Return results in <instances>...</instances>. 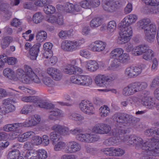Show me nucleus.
<instances>
[{"label": "nucleus", "instance_id": "1", "mask_svg": "<svg viewBox=\"0 0 159 159\" xmlns=\"http://www.w3.org/2000/svg\"><path fill=\"white\" fill-rule=\"evenodd\" d=\"M123 140L127 141L128 145L135 146L137 149L142 148L143 150L150 149L153 146H159V140L154 138L143 142V139L140 137L131 135L124 137Z\"/></svg>", "mask_w": 159, "mask_h": 159}, {"label": "nucleus", "instance_id": "2", "mask_svg": "<svg viewBox=\"0 0 159 159\" xmlns=\"http://www.w3.org/2000/svg\"><path fill=\"white\" fill-rule=\"evenodd\" d=\"M113 120L117 123L118 127L123 129V126H125V124L128 123H131L132 125L136 127L140 120L139 118L122 113L115 114L113 116Z\"/></svg>", "mask_w": 159, "mask_h": 159}, {"label": "nucleus", "instance_id": "3", "mask_svg": "<svg viewBox=\"0 0 159 159\" xmlns=\"http://www.w3.org/2000/svg\"><path fill=\"white\" fill-rule=\"evenodd\" d=\"M127 131L122 129H120L118 126L112 131L111 134L114 137L105 140L103 142L104 144L107 146L117 145L119 139L123 140L124 135L126 134Z\"/></svg>", "mask_w": 159, "mask_h": 159}, {"label": "nucleus", "instance_id": "4", "mask_svg": "<svg viewBox=\"0 0 159 159\" xmlns=\"http://www.w3.org/2000/svg\"><path fill=\"white\" fill-rule=\"evenodd\" d=\"M120 36L117 39V42L120 44H123L129 40L130 37L132 34V29L129 26V25H127L125 23L121 22L120 24Z\"/></svg>", "mask_w": 159, "mask_h": 159}, {"label": "nucleus", "instance_id": "5", "mask_svg": "<svg viewBox=\"0 0 159 159\" xmlns=\"http://www.w3.org/2000/svg\"><path fill=\"white\" fill-rule=\"evenodd\" d=\"M134 52H133L135 56H143V58L144 59L150 61L154 57V52L151 49L148 45L147 44H142L136 46L134 49Z\"/></svg>", "mask_w": 159, "mask_h": 159}, {"label": "nucleus", "instance_id": "6", "mask_svg": "<svg viewBox=\"0 0 159 159\" xmlns=\"http://www.w3.org/2000/svg\"><path fill=\"white\" fill-rule=\"evenodd\" d=\"M38 106L41 108L51 110L49 111L48 117V119L51 120H55L63 116V111L58 108H53L54 106L52 103L41 101L39 102Z\"/></svg>", "mask_w": 159, "mask_h": 159}, {"label": "nucleus", "instance_id": "7", "mask_svg": "<svg viewBox=\"0 0 159 159\" xmlns=\"http://www.w3.org/2000/svg\"><path fill=\"white\" fill-rule=\"evenodd\" d=\"M101 151L109 156H121L125 152V150L119 148H114L113 147L103 148L101 150Z\"/></svg>", "mask_w": 159, "mask_h": 159}, {"label": "nucleus", "instance_id": "8", "mask_svg": "<svg viewBox=\"0 0 159 159\" xmlns=\"http://www.w3.org/2000/svg\"><path fill=\"white\" fill-rule=\"evenodd\" d=\"M12 100L8 98L3 101V104L4 106L0 108V114L3 115L11 112L15 110V106L11 104Z\"/></svg>", "mask_w": 159, "mask_h": 159}, {"label": "nucleus", "instance_id": "9", "mask_svg": "<svg viewBox=\"0 0 159 159\" xmlns=\"http://www.w3.org/2000/svg\"><path fill=\"white\" fill-rule=\"evenodd\" d=\"M133 94L145 89L148 87V84L145 82L136 81L129 84Z\"/></svg>", "mask_w": 159, "mask_h": 159}, {"label": "nucleus", "instance_id": "10", "mask_svg": "<svg viewBox=\"0 0 159 159\" xmlns=\"http://www.w3.org/2000/svg\"><path fill=\"white\" fill-rule=\"evenodd\" d=\"M79 106L81 111L86 114H93V113L94 108L88 101H82L80 103Z\"/></svg>", "mask_w": 159, "mask_h": 159}, {"label": "nucleus", "instance_id": "11", "mask_svg": "<svg viewBox=\"0 0 159 159\" xmlns=\"http://www.w3.org/2000/svg\"><path fill=\"white\" fill-rule=\"evenodd\" d=\"M120 2L119 1L115 2L104 1L103 5V9L109 12H113L115 11L118 7Z\"/></svg>", "mask_w": 159, "mask_h": 159}, {"label": "nucleus", "instance_id": "12", "mask_svg": "<svg viewBox=\"0 0 159 159\" xmlns=\"http://www.w3.org/2000/svg\"><path fill=\"white\" fill-rule=\"evenodd\" d=\"M48 73L55 80L59 81L62 77V74L61 71L57 68L50 67L47 70Z\"/></svg>", "mask_w": 159, "mask_h": 159}, {"label": "nucleus", "instance_id": "13", "mask_svg": "<svg viewBox=\"0 0 159 159\" xmlns=\"http://www.w3.org/2000/svg\"><path fill=\"white\" fill-rule=\"evenodd\" d=\"M81 148L80 144L74 141H70L69 144L65 150L66 153H71L79 151Z\"/></svg>", "mask_w": 159, "mask_h": 159}, {"label": "nucleus", "instance_id": "14", "mask_svg": "<svg viewBox=\"0 0 159 159\" xmlns=\"http://www.w3.org/2000/svg\"><path fill=\"white\" fill-rule=\"evenodd\" d=\"M41 44L39 43H37L34 44L30 49L29 53L30 55V58L33 60H35L39 52V48Z\"/></svg>", "mask_w": 159, "mask_h": 159}, {"label": "nucleus", "instance_id": "15", "mask_svg": "<svg viewBox=\"0 0 159 159\" xmlns=\"http://www.w3.org/2000/svg\"><path fill=\"white\" fill-rule=\"evenodd\" d=\"M106 43L101 41H97L94 42L91 49L94 52H100L103 51L106 47Z\"/></svg>", "mask_w": 159, "mask_h": 159}, {"label": "nucleus", "instance_id": "16", "mask_svg": "<svg viewBox=\"0 0 159 159\" xmlns=\"http://www.w3.org/2000/svg\"><path fill=\"white\" fill-rule=\"evenodd\" d=\"M51 129L62 135H65L69 134L68 128L60 125L56 124L53 125Z\"/></svg>", "mask_w": 159, "mask_h": 159}, {"label": "nucleus", "instance_id": "17", "mask_svg": "<svg viewBox=\"0 0 159 159\" xmlns=\"http://www.w3.org/2000/svg\"><path fill=\"white\" fill-rule=\"evenodd\" d=\"M143 106L149 109H152L155 106V103L152 99L148 97L143 98L141 101Z\"/></svg>", "mask_w": 159, "mask_h": 159}, {"label": "nucleus", "instance_id": "18", "mask_svg": "<svg viewBox=\"0 0 159 159\" xmlns=\"http://www.w3.org/2000/svg\"><path fill=\"white\" fill-rule=\"evenodd\" d=\"M86 67L91 71H94L98 68V65L95 61L90 60L85 62Z\"/></svg>", "mask_w": 159, "mask_h": 159}, {"label": "nucleus", "instance_id": "19", "mask_svg": "<svg viewBox=\"0 0 159 159\" xmlns=\"http://www.w3.org/2000/svg\"><path fill=\"white\" fill-rule=\"evenodd\" d=\"M3 74L5 77L11 80H17V78L15 77L14 71L10 68H7L4 69L3 70Z\"/></svg>", "mask_w": 159, "mask_h": 159}, {"label": "nucleus", "instance_id": "20", "mask_svg": "<svg viewBox=\"0 0 159 159\" xmlns=\"http://www.w3.org/2000/svg\"><path fill=\"white\" fill-rule=\"evenodd\" d=\"M9 5L8 4L4 3L3 4L0 8L2 12L4 13V16L7 20H8L10 18L12 15L11 12L9 10Z\"/></svg>", "mask_w": 159, "mask_h": 159}, {"label": "nucleus", "instance_id": "21", "mask_svg": "<svg viewBox=\"0 0 159 159\" xmlns=\"http://www.w3.org/2000/svg\"><path fill=\"white\" fill-rule=\"evenodd\" d=\"M20 124L19 123L7 124L4 126L3 130L5 132H10L17 129L20 127Z\"/></svg>", "mask_w": 159, "mask_h": 159}, {"label": "nucleus", "instance_id": "22", "mask_svg": "<svg viewBox=\"0 0 159 159\" xmlns=\"http://www.w3.org/2000/svg\"><path fill=\"white\" fill-rule=\"evenodd\" d=\"M68 118L72 120L80 121L84 119L81 115L74 112H70L68 115Z\"/></svg>", "mask_w": 159, "mask_h": 159}, {"label": "nucleus", "instance_id": "23", "mask_svg": "<svg viewBox=\"0 0 159 159\" xmlns=\"http://www.w3.org/2000/svg\"><path fill=\"white\" fill-rule=\"evenodd\" d=\"M137 16L135 15L130 14L126 16L121 22L125 23L127 25H129L134 22L137 20Z\"/></svg>", "mask_w": 159, "mask_h": 159}, {"label": "nucleus", "instance_id": "24", "mask_svg": "<svg viewBox=\"0 0 159 159\" xmlns=\"http://www.w3.org/2000/svg\"><path fill=\"white\" fill-rule=\"evenodd\" d=\"M20 152L17 150H13L9 152L7 155V159H24L21 157H19Z\"/></svg>", "mask_w": 159, "mask_h": 159}, {"label": "nucleus", "instance_id": "25", "mask_svg": "<svg viewBox=\"0 0 159 159\" xmlns=\"http://www.w3.org/2000/svg\"><path fill=\"white\" fill-rule=\"evenodd\" d=\"M151 23V20L149 18H144L140 20L138 23V25L140 29L144 30Z\"/></svg>", "mask_w": 159, "mask_h": 159}, {"label": "nucleus", "instance_id": "26", "mask_svg": "<svg viewBox=\"0 0 159 159\" xmlns=\"http://www.w3.org/2000/svg\"><path fill=\"white\" fill-rule=\"evenodd\" d=\"M105 75H98L95 78V81L96 84L98 86L104 87L105 86L104 84L105 82Z\"/></svg>", "mask_w": 159, "mask_h": 159}, {"label": "nucleus", "instance_id": "27", "mask_svg": "<svg viewBox=\"0 0 159 159\" xmlns=\"http://www.w3.org/2000/svg\"><path fill=\"white\" fill-rule=\"evenodd\" d=\"M157 31V27L156 25L154 23L150 24L144 30L145 34H156Z\"/></svg>", "mask_w": 159, "mask_h": 159}, {"label": "nucleus", "instance_id": "28", "mask_svg": "<svg viewBox=\"0 0 159 159\" xmlns=\"http://www.w3.org/2000/svg\"><path fill=\"white\" fill-rule=\"evenodd\" d=\"M123 52L124 50L121 48H116L111 52L110 57L112 58H119Z\"/></svg>", "mask_w": 159, "mask_h": 159}, {"label": "nucleus", "instance_id": "29", "mask_svg": "<svg viewBox=\"0 0 159 159\" xmlns=\"http://www.w3.org/2000/svg\"><path fill=\"white\" fill-rule=\"evenodd\" d=\"M13 41V38L11 36H6L2 39L1 43V47L3 49H5L8 46L10 43Z\"/></svg>", "mask_w": 159, "mask_h": 159}, {"label": "nucleus", "instance_id": "30", "mask_svg": "<svg viewBox=\"0 0 159 159\" xmlns=\"http://www.w3.org/2000/svg\"><path fill=\"white\" fill-rule=\"evenodd\" d=\"M155 2L149 8V12L152 14H159V0H155Z\"/></svg>", "mask_w": 159, "mask_h": 159}, {"label": "nucleus", "instance_id": "31", "mask_svg": "<svg viewBox=\"0 0 159 159\" xmlns=\"http://www.w3.org/2000/svg\"><path fill=\"white\" fill-rule=\"evenodd\" d=\"M25 157L28 159H39L37 151L32 150L28 151L25 154Z\"/></svg>", "mask_w": 159, "mask_h": 159}, {"label": "nucleus", "instance_id": "32", "mask_svg": "<svg viewBox=\"0 0 159 159\" xmlns=\"http://www.w3.org/2000/svg\"><path fill=\"white\" fill-rule=\"evenodd\" d=\"M43 19V16L41 13L38 12L34 15L32 20L34 23L37 24L41 22Z\"/></svg>", "mask_w": 159, "mask_h": 159}, {"label": "nucleus", "instance_id": "33", "mask_svg": "<svg viewBox=\"0 0 159 159\" xmlns=\"http://www.w3.org/2000/svg\"><path fill=\"white\" fill-rule=\"evenodd\" d=\"M47 37V33L43 30L39 31L36 35V39L38 42H43L46 39Z\"/></svg>", "mask_w": 159, "mask_h": 159}, {"label": "nucleus", "instance_id": "34", "mask_svg": "<svg viewBox=\"0 0 159 159\" xmlns=\"http://www.w3.org/2000/svg\"><path fill=\"white\" fill-rule=\"evenodd\" d=\"M100 115L101 116L106 117L110 113V109L108 107L105 105L101 107L99 109Z\"/></svg>", "mask_w": 159, "mask_h": 159}, {"label": "nucleus", "instance_id": "35", "mask_svg": "<svg viewBox=\"0 0 159 159\" xmlns=\"http://www.w3.org/2000/svg\"><path fill=\"white\" fill-rule=\"evenodd\" d=\"M22 100L26 102H33L34 103H36L39 102L38 98L36 96H33L23 97L22 98Z\"/></svg>", "mask_w": 159, "mask_h": 159}, {"label": "nucleus", "instance_id": "36", "mask_svg": "<svg viewBox=\"0 0 159 159\" xmlns=\"http://www.w3.org/2000/svg\"><path fill=\"white\" fill-rule=\"evenodd\" d=\"M83 75L78 76H73L71 77L70 80L73 83L82 85L83 80Z\"/></svg>", "mask_w": 159, "mask_h": 159}, {"label": "nucleus", "instance_id": "37", "mask_svg": "<svg viewBox=\"0 0 159 159\" xmlns=\"http://www.w3.org/2000/svg\"><path fill=\"white\" fill-rule=\"evenodd\" d=\"M102 20L100 17L95 18L90 22V26L92 27H97L101 24Z\"/></svg>", "mask_w": 159, "mask_h": 159}, {"label": "nucleus", "instance_id": "38", "mask_svg": "<svg viewBox=\"0 0 159 159\" xmlns=\"http://www.w3.org/2000/svg\"><path fill=\"white\" fill-rule=\"evenodd\" d=\"M38 124V122L34 119V117H31L29 118L28 121H25L23 123V125L25 127H29L33 126H35Z\"/></svg>", "mask_w": 159, "mask_h": 159}, {"label": "nucleus", "instance_id": "39", "mask_svg": "<svg viewBox=\"0 0 159 159\" xmlns=\"http://www.w3.org/2000/svg\"><path fill=\"white\" fill-rule=\"evenodd\" d=\"M42 81L45 85L48 87H52L54 85V82L49 77H43L42 79Z\"/></svg>", "mask_w": 159, "mask_h": 159}, {"label": "nucleus", "instance_id": "40", "mask_svg": "<svg viewBox=\"0 0 159 159\" xmlns=\"http://www.w3.org/2000/svg\"><path fill=\"white\" fill-rule=\"evenodd\" d=\"M56 131L51 132L50 134V138L53 144H55L59 140V136L56 133Z\"/></svg>", "mask_w": 159, "mask_h": 159}, {"label": "nucleus", "instance_id": "41", "mask_svg": "<svg viewBox=\"0 0 159 159\" xmlns=\"http://www.w3.org/2000/svg\"><path fill=\"white\" fill-rule=\"evenodd\" d=\"M34 106L32 105H25L20 111V113L26 114L31 112L33 110Z\"/></svg>", "mask_w": 159, "mask_h": 159}, {"label": "nucleus", "instance_id": "42", "mask_svg": "<svg viewBox=\"0 0 159 159\" xmlns=\"http://www.w3.org/2000/svg\"><path fill=\"white\" fill-rule=\"evenodd\" d=\"M70 30H61L58 34L59 37L62 39H65L67 37L70 36Z\"/></svg>", "mask_w": 159, "mask_h": 159}, {"label": "nucleus", "instance_id": "43", "mask_svg": "<svg viewBox=\"0 0 159 159\" xmlns=\"http://www.w3.org/2000/svg\"><path fill=\"white\" fill-rule=\"evenodd\" d=\"M82 85L88 86L92 83V80L91 78L88 76L83 75Z\"/></svg>", "mask_w": 159, "mask_h": 159}, {"label": "nucleus", "instance_id": "44", "mask_svg": "<svg viewBox=\"0 0 159 159\" xmlns=\"http://www.w3.org/2000/svg\"><path fill=\"white\" fill-rule=\"evenodd\" d=\"M87 142H93L97 141L99 139L98 137L96 134H87Z\"/></svg>", "mask_w": 159, "mask_h": 159}, {"label": "nucleus", "instance_id": "45", "mask_svg": "<svg viewBox=\"0 0 159 159\" xmlns=\"http://www.w3.org/2000/svg\"><path fill=\"white\" fill-rule=\"evenodd\" d=\"M3 60L5 62H7L8 64L10 65H14L17 62V59L14 57H7L6 56H5Z\"/></svg>", "mask_w": 159, "mask_h": 159}, {"label": "nucleus", "instance_id": "46", "mask_svg": "<svg viewBox=\"0 0 159 159\" xmlns=\"http://www.w3.org/2000/svg\"><path fill=\"white\" fill-rule=\"evenodd\" d=\"M44 11L47 14H52L55 12L56 9L52 5H48L44 7Z\"/></svg>", "mask_w": 159, "mask_h": 159}, {"label": "nucleus", "instance_id": "47", "mask_svg": "<svg viewBox=\"0 0 159 159\" xmlns=\"http://www.w3.org/2000/svg\"><path fill=\"white\" fill-rule=\"evenodd\" d=\"M118 59L122 63H125L128 61L130 59V57L129 54L123 53L121 56L118 58Z\"/></svg>", "mask_w": 159, "mask_h": 159}, {"label": "nucleus", "instance_id": "48", "mask_svg": "<svg viewBox=\"0 0 159 159\" xmlns=\"http://www.w3.org/2000/svg\"><path fill=\"white\" fill-rule=\"evenodd\" d=\"M75 66L71 65H69L64 70V72L67 74L70 75L74 74Z\"/></svg>", "mask_w": 159, "mask_h": 159}, {"label": "nucleus", "instance_id": "49", "mask_svg": "<svg viewBox=\"0 0 159 159\" xmlns=\"http://www.w3.org/2000/svg\"><path fill=\"white\" fill-rule=\"evenodd\" d=\"M133 66L127 67L125 70V74L126 76L129 78H134V74Z\"/></svg>", "mask_w": 159, "mask_h": 159}, {"label": "nucleus", "instance_id": "50", "mask_svg": "<svg viewBox=\"0 0 159 159\" xmlns=\"http://www.w3.org/2000/svg\"><path fill=\"white\" fill-rule=\"evenodd\" d=\"M37 152L39 159H46L48 157L47 153L44 149L39 150Z\"/></svg>", "mask_w": 159, "mask_h": 159}, {"label": "nucleus", "instance_id": "51", "mask_svg": "<svg viewBox=\"0 0 159 159\" xmlns=\"http://www.w3.org/2000/svg\"><path fill=\"white\" fill-rule=\"evenodd\" d=\"M72 41L75 50L79 49L81 45L85 42L84 39H83Z\"/></svg>", "mask_w": 159, "mask_h": 159}, {"label": "nucleus", "instance_id": "52", "mask_svg": "<svg viewBox=\"0 0 159 159\" xmlns=\"http://www.w3.org/2000/svg\"><path fill=\"white\" fill-rule=\"evenodd\" d=\"M116 26V23L115 21H111L108 23L107 29L111 32H113L115 30Z\"/></svg>", "mask_w": 159, "mask_h": 159}, {"label": "nucleus", "instance_id": "53", "mask_svg": "<svg viewBox=\"0 0 159 159\" xmlns=\"http://www.w3.org/2000/svg\"><path fill=\"white\" fill-rule=\"evenodd\" d=\"M74 5L72 4L67 2L65 4V9L67 12L74 13Z\"/></svg>", "mask_w": 159, "mask_h": 159}, {"label": "nucleus", "instance_id": "54", "mask_svg": "<svg viewBox=\"0 0 159 159\" xmlns=\"http://www.w3.org/2000/svg\"><path fill=\"white\" fill-rule=\"evenodd\" d=\"M76 138L78 141L81 142H87L88 141L87 134H85L81 133H80L76 135Z\"/></svg>", "mask_w": 159, "mask_h": 159}, {"label": "nucleus", "instance_id": "55", "mask_svg": "<svg viewBox=\"0 0 159 159\" xmlns=\"http://www.w3.org/2000/svg\"><path fill=\"white\" fill-rule=\"evenodd\" d=\"M66 143L63 142H58L54 146V149L56 151H59L64 148L66 147Z\"/></svg>", "mask_w": 159, "mask_h": 159}, {"label": "nucleus", "instance_id": "56", "mask_svg": "<svg viewBox=\"0 0 159 159\" xmlns=\"http://www.w3.org/2000/svg\"><path fill=\"white\" fill-rule=\"evenodd\" d=\"M122 93L123 95L125 96H129L133 95L129 84L123 89Z\"/></svg>", "mask_w": 159, "mask_h": 159}, {"label": "nucleus", "instance_id": "57", "mask_svg": "<svg viewBox=\"0 0 159 159\" xmlns=\"http://www.w3.org/2000/svg\"><path fill=\"white\" fill-rule=\"evenodd\" d=\"M34 75L42 77L44 75V72L39 67H35L34 69Z\"/></svg>", "mask_w": 159, "mask_h": 159}, {"label": "nucleus", "instance_id": "58", "mask_svg": "<svg viewBox=\"0 0 159 159\" xmlns=\"http://www.w3.org/2000/svg\"><path fill=\"white\" fill-rule=\"evenodd\" d=\"M133 69L134 71V77H136L142 72V69L140 66H133Z\"/></svg>", "mask_w": 159, "mask_h": 159}, {"label": "nucleus", "instance_id": "59", "mask_svg": "<svg viewBox=\"0 0 159 159\" xmlns=\"http://www.w3.org/2000/svg\"><path fill=\"white\" fill-rule=\"evenodd\" d=\"M70 40H66L63 41L61 44V48L64 51L67 52Z\"/></svg>", "mask_w": 159, "mask_h": 159}, {"label": "nucleus", "instance_id": "60", "mask_svg": "<svg viewBox=\"0 0 159 159\" xmlns=\"http://www.w3.org/2000/svg\"><path fill=\"white\" fill-rule=\"evenodd\" d=\"M80 6L83 8L87 9L90 8V2L86 0L80 2L79 3Z\"/></svg>", "mask_w": 159, "mask_h": 159}, {"label": "nucleus", "instance_id": "61", "mask_svg": "<svg viewBox=\"0 0 159 159\" xmlns=\"http://www.w3.org/2000/svg\"><path fill=\"white\" fill-rule=\"evenodd\" d=\"M31 76L25 75V76L20 79V80L24 83L29 84L31 82Z\"/></svg>", "mask_w": 159, "mask_h": 159}, {"label": "nucleus", "instance_id": "62", "mask_svg": "<svg viewBox=\"0 0 159 159\" xmlns=\"http://www.w3.org/2000/svg\"><path fill=\"white\" fill-rule=\"evenodd\" d=\"M86 149L87 152L92 155L95 154L98 152L97 149L91 147L86 146Z\"/></svg>", "mask_w": 159, "mask_h": 159}, {"label": "nucleus", "instance_id": "63", "mask_svg": "<svg viewBox=\"0 0 159 159\" xmlns=\"http://www.w3.org/2000/svg\"><path fill=\"white\" fill-rule=\"evenodd\" d=\"M145 34V38L146 40L150 43L154 41L155 34Z\"/></svg>", "mask_w": 159, "mask_h": 159}, {"label": "nucleus", "instance_id": "64", "mask_svg": "<svg viewBox=\"0 0 159 159\" xmlns=\"http://www.w3.org/2000/svg\"><path fill=\"white\" fill-rule=\"evenodd\" d=\"M25 72L21 69H19L17 70L16 76L20 80L24 76H25Z\"/></svg>", "mask_w": 159, "mask_h": 159}]
</instances>
